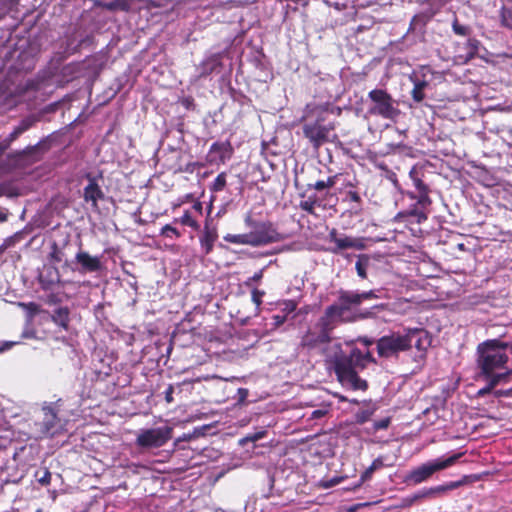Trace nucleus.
I'll return each mask as SVG.
<instances>
[{"mask_svg": "<svg viewBox=\"0 0 512 512\" xmlns=\"http://www.w3.org/2000/svg\"><path fill=\"white\" fill-rule=\"evenodd\" d=\"M362 484H360V480L353 486V489H357L361 486Z\"/></svg>", "mask_w": 512, "mask_h": 512, "instance_id": "69168bd1", "label": "nucleus"}, {"mask_svg": "<svg viewBox=\"0 0 512 512\" xmlns=\"http://www.w3.org/2000/svg\"><path fill=\"white\" fill-rule=\"evenodd\" d=\"M323 354L327 368L335 372L343 387L362 391L367 389V382L358 376L357 370L363 369L367 362L372 361L369 352L364 354L354 348L346 354L341 344L329 342L323 349Z\"/></svg>", "mask_w": 512, "mask_h": 512, "instance_id": "f257e3e1", "label": "nucleus"}, {"mask_svg": "<svg viewBox=\"0 0 512 512\" xmlns=\"http://www.w3.org/2000/svg\"><path fill=\"white\" fill-rule=\"evenodd\" d=\"M372 475L373 472L367 468L360 476V484H363L365 481L371 479Z\"/></svg>", "mask_w": 512, "mask_h": 512, "instance_id": "3c124183", "label": "nucleus"}, {"mask_svg": "<svg viewBox=\"0 0 512 512\" xmlns=\"http://www.w3.org/2000/svg\"><path fill=\"white\" fill-rule=\"evenodd\" d=\"M193 208L199 212L202 211V204L200 202H197L193 205Z\"/></svg>", "mask_w": 512, "mask_h": 512, "instance_id": "680f3d73", "label": "nucleus"}, {"mask_svg": "<svg viewBox=\"0 0 512 512\" xmlns=\"http://www.w3.org/2000/svg\"><path fill=\"white\" fill-rule=\"evenodd\" d=\"M370 259L367 255H360L356 261L355 268L357 274L362 279L367 277V268L369 267Z\"/></svg>", "mask_w": 512, "mask_h": 512, "instance_id": "4be33fe9", "label": "nucleus"}, {"mask_svg": "<svg viewBox=\"0 0 512 512\" xmlns=\"http://www.w3.org/2000/svg\"><path fill=\"white\" fill-rule=\"evenodd\" d=\"M239 393L241 394L242 398L247 396V390L246 389L240 388L239 389Z\"/></svg>", "mask_w": 512, "mask_h": 512, "instance_id": "e2e57ef3", "label": "nucleus"}, {"mask_svg": "<svg viewBox=\"0 0 512 512\" xmlns=\"http://www.w3.org/2000/svg\"><path fill=\"white\" fill-rule=\"evenodd\" d=\"M226 185V175L225 173H220L212 183L211 190L213 192H219L224 189Z\"/></svg>", "mask_w": 512, "mask_h": 512, "instance_id": "72a5a7b5", "label": "nucleus"}, {"mask_svg": "<svg viewBox=\"0 0 512 512\" xmlns=\"http://www.w3.org/2000/svg\"><path fill=\"white\" fill-rule=\"evenodd\" d=\"M367 505H368V503L357 504V505L349 508L347 512H356L359 507H364V506H367Z\"/></svg>", "mask_w": 512, "mask_h": 512, "instance_id": "13d9d810", "label": "nucleus"}, {"mask_svg": "<svg viewBox=\"0 0 512 512\" xmlns=\"http://www.w3.org/2000/svg\"><path fill=\"white\" fill-rule=\"evenodd\" d=\"M461 456L462 453H456L446 458L440 457L427 461L410 470L406 474L404 482L408 485H419L430 479L436 472L453 466Z\"/></svg>", "mask_w": 512, "mask_h": 512, "instance_id": "423d86ee", "label": "nucleus"}, {"mask_svg": "<svg viewBox=\"0 0 512 512\" xmlns=\"http://www.w3.org/2000/svg\"><path fill=\"white\" fill-rule=\"evenodd\" d=\"M233 149L229 142L214 143L209 151L208 160H226L232 157Z\"/></svg>", "mask_w": 512, "mask_h": 512, "instance_id": "dca6fc26", "label": "nucleus"}, {"mask_svg": "<svg viewBox=\"0 0 512 512\" xmlns=\"http://www.w3.org/2000/svg\"><path fill=\"white\" fill-rule=\"evenodd\" d=\"M75 261L79 265L78 271L81 274L94 273L102 269L100 257L91 256L86 251H78L75 255Z\"/></svg>", "mask_w": 512, "mask_h": 512, "instance_id": "9b49d317", "label": "nucleus"}, {"mask_svg": "<svg viewBox=\"0 0 512 512\" xmlns=\"http://www.w3.org/2000/svg\"><path fill=\"white\" fill-rule=\"evenodd\" d=\"M329 240L336 245V248L332 249L333 253H337L343 249L354 248L357 250L364 249V243L360 238H353L345 235L339 236L336 229H332L329 232Z\"/></svg>", "mask_w": 512, "mask_h": 512, "instance_id": "f8f14e48", "label": "nucleus"}, {"mask_svg": "<svg viewBox=\"0 0 512 512\" xmlns=\"http://www.w3.org/2000/svg\"><path fill=\"white\" fill-rule=\"evenodd\" d=\"M49 148V144L47 141H42V142H39L37 145L35 146H29L26 148V150H24L23 152L26 154V155H34L36 151L38 150H46Z\"/></svg>", "mask_w": 512, "mask_h": 512, "instance_id": "c9c22d12", "label": "nucleus"}, {"mask_svg": "<svg viewBox=\"0 0 512 512\" xmlns=\"http://www.w3.org/2000/svg\"><path fill=\"white\" fill-rule=\"evenodd\" d=\"M173 392H174V388L172 385H169L167 387V389L165 390L164 394H165V400L167 403H172L173 402Z\"/></svg>", "mask_w": 512, "mask_h": 512, "instance_id": "de8ad7c7", "label": "nucleus"}, {"mask_svg": "<svg viewBox=\"0 0 512 512\" xmlns=\"http://www.w3.org/2000/svg\"><path fill=\"white\" fill-rule=\"evenodd\" d=\"M217 238L218 234L216 228L210 227L208 223H206L203 233L200 236V245L206 255L212 251Z\"/></svg>", "mask_w": 512, "mask_h": 512, "instance_id": "f3484780", "label": "nucleus"}, {"mask_svg": "<svg viewBox=\"0 0 512 512\" xmlns=\"http://www.w3.org/2000/svg\"><path fill=\"white\" fill-rule=\"evenodd\" d=\"M378 166H379L380 169H386V167H385L383 162H380Z\"/></svg>", "mask_w": 512, "mask_h": 512, "instance_id": "338daca9", "label": "nucleus"}, {"mask_svg": "<svg viewBox=\"0 0 512 512\" xmlns=\"http://www.w3.org/2000/svg\"><path fill=\"white\" fill-rule=\"evenodd\" d=\"M287 318L285 315L276 314L272 316V327L273 329H277L282 326L286 322Z\"/></svg>", "mask_w": 512, "mask_h": 512, "instance_id": "ea45409f", "label": "nucleus"}, {"mask_svg": "<svg viewBox=\"0 0 512 512\" xmlns=\"http://www.w3.org/2000/svg\"><path fill=\"white\" fill-rule=\"evenodd\" d=\"M226 242L238 244V245H251L252 239L250 233L245 234H227L223 238Z\"/></svg>", "mask_w": 512, "mask_h": 512, "instance_id": "412c9836", "label": "nucleus"}, {"mask_svg": "<svg viewBox=\"0 0 512 512\" xmlns=\"http://www.w3.org/2000/svg\"><path fill=\"white\" fill-rule=\"evenodd\" d=\"M102 7L109 11H115V10L127 11L129 9V3H128V0H114V1L102 4Z\"/></svg>", "mask_w": 512, "mask_h": 512, "instance_id": "a878e982", "label": "nucleus"}, {"mask_svg": "<svg viewBox=\"0 0 512 512\" xmlns=\"http://www.w3.org/2000/svg\"><path fill=\"white\" fill-rule=\"evenodd\" d=\"M361 299L359 292L356 291H340L338 302L326 308L324 316L320 319L321 331L314 341L309 340L306 336L303 340L304 345L314 346L317 342H329V333L338 321H354L355 317L350 316L353 307L360 305Z\"/></svg>", "mask_w": 512, "mask_h": 512, "instance_id": "7ed1b4c3", "label": "nucleus"}, {"mask_svg": "<svg viewBox=\"0 0 512 512\" xmlns=\"http://www.w3.org/2000/svg\"><path fill=\"white\" fill-rule=\"evenodd\" d=\"M406 331L393 332L382 336L377 341V352L380 357L391 358L398 356L399 353L407 351Z\"/></svg>", "mask_w": 512, "mask_h": 512, "instance_id": "0eeeda50", "label": "nucleus"}, {"mask_svg": "<svg viewBox=\"0 0 512 512\" xmlns=\"http://www.w3.org/2000/svg\"><path fill=\"white\" fill-rule=\"evenodd\" d=\"M389 424L390 418L386 417L381 420L375 421L373 427L375 430H383L386 429L389 426Z\"/></svg>", "mask_w": 512, "mask_h": 512, "instance_id": "a19ab883", "label": "nucleus"}, {"mask_svg": "<svg viewBox=\"0 0 512 512\" xmlns=\"http://www.w3.org/2000/svg\"><path fill=\"white\" fill-rule=\"evenodd\" d=\"M12 239L8 238L6 239L2 245H0V254L3 253L10 245H11Z\"/></svg>", "mask_w": 512, "mask_h": 512, "instance_id": "6e6d98bb", "label": "nucleus"}, {"mask_svg": "<svg viewBox=\"0 0 512 512\" xmlns=\"http://www.w3.org/2000/svg\"><path fill=\"white\" fill-rule=\"evenodd\" d=\"M62 406V399L52 402H43L41 405V418L33 425V434L36 439L52 438L62 434L66 429L67 420L58 414Z\"/></svg>", "mask_w": 512, "mask_h": 512, "instance_id": "20e7f679", "label": "nucleus"}, {"mask_svg": "<svg viewBox=\"0 0 512 512\" xmlns=\"http://www.w3.org/2000/svg\"><path fill=\"white\" fill-rule=\"evenodd\" d=\"M347 199L350 202H354V203H357V204H359L360 200H361L359 194L356 191H349L347 193Z\"/></svg>", "mask_w": 512, "mask_h": 512, "instance_id": "49530a36", "label": "nucleus"}, {"mask_svg": "<svg viewBox=\"0 0 512 512\" xmlns=\"http://www.w3.org/2000/svg\"><path fill=\"white\" fill-rule=\"evenodd\" d=\"M415 167L411 169L410 175L413 179L414 186L417 189V195L413 198L417 199V204L422 208H426L431 204V200L428 196V187L419 178L414 177Z\"/></svg>", "mask_w": 512, "mask_h": 512, "instance_id": "2eb2a0df", "label": "nucleus"}, {"mask_svg": "<svg viewBox=\"0 0 512 512\" xmlns=\"http://www.w3.org/2000/svg\"><path fill=\"white\" fill-rule=\"evenodd\" d=\"M501 26L512 30V7L503 6L499 11Z\"/></svg>", "mask_w": 512, "mask_h": 512, "instance_id": "5701e85b", "label": "nucleus"}, {"mask_svg": "<svg viewBox=\"0 0 512 512\" xmlns=\"http://www.w3.org/2000/svg\"><path fill=\"white\" fill-rule=\"evenodd\" d=\"M421 499H426V497L424 496V490L423 488L418 490L416 493L410 495V496H407L403 499V505L404 506H411L413 505L415 502H418L420 501Z\"/></svg>", "mask_w": 512, "mask_h": 512, "instance_id": "2f4dec72", "label": "nucleus"}, {"mask_svg": "<svg viewBox=\"0 0 512 512\" xmlns=\"http://www.w3.org/2000/svg\"><path fill=\"white\" fill-rule=\"evenodd\" d=\"M327 413H328L327 408L316 409L311 412L309 419H311V420L320 419V418L324 417Z\"/></svg>", "mask_w": 512, "mask_h": 512, "instance_id": "c03bdc74", "label": "nucleus"}, {"mask_svg": "<svg viewBox=\"0 0 512 512\" xmlns=\"http://www.w3.org/2000/svg\"><path fill=\"white\" fill-rule=\"evenodd\" d=\"M334 179H335V177H329L327 180L316 181L315 184L313 185V187L316 190H323V189H325L327 187H331L335 183Z\"/></svg>", "mask_w": 512, "mask_h": 512, "instance_id": "e433bc0d", "label": "nucleus"}, {"mask_svg": "<svg viewBox=\"0 0 512 512\" xmlns=\"http://www.w3.org/2000/svg\"><path fill=\"white\" fill-rule=\"evenodd\" d=\"M263 277V271L262 270H259L258 272H256L250 279L249 281H254V282H258L262 279Z\"/></svg>", "mask_w": 512, "mask_h": 512, "instance_id": "5fc2aeb1", "label": "nucleus"}, {"mask_svg": "<svg viewBox=\"0 0 512 512\" xmlns=\"http://www.w3.org/2000/svg\"><path fill=\"white\" fill-rule=\"evenodd\" d=\"M249 233L254 247L269 244L276 240L275 232L265 223L259 224Z\"/></svg>", "mask_w": 512, "mask_h": 512, "instance_id": "ddd939ff", "label": "nucleus"}, {"mask_svg": "<svg viewBox=\"0 0 512 512\" xmlns=\"http://www.w3.org/2000/svg\"><path fill=\"white\" fill-rule=\"evenodd\" d=\"M217 65H219L218 57L217 56L210 57L209 59H207L206 61H204L202 63L203 71L201 72V75L209 74L210 72H212L214 70V68Z\"/></svg>", "mask_w": 512, "mask_h": 512, "instance_id": "c756f323", "label": "nucleus"}, {"mask_svg": "<svg viewBox=\"0 0 512 512\" xmlns=\"http://www.w3.org/2000/svg\"><path fill=\"white\" fill-rule=\"evenodd\" d=\"M316 199L312 196H309L307 199L305 200H302L299 204V207L309 213V214H314V208H315V205H316Z\"/></svg>", "mask_w": 512, "mask_h": 512, "instance_id": "473e14b6", "label": "nucleus"}, {"mask_svg": "<svg viewBox=\"0 0 512 512\" xmlns=\"http://www.w3.org/2000/svg\"><path fill=\"white\" fill-rule=\"evenodd\" d=\"M359 341L362 342L366 346H370L373 343V340L369 339L367 337L360 338Z\"/></svg>", "mask_w": 512, "mask_h": 512, "instance_id": "bf43d9fd", "label": "nucleus"}, {"mask_svg": "<svg viewBox=\"0 0 512 512\" xmlns=\"http://www.w3.org/2000/svg\"><path fill=\"white\" fill-rule=\"evenodd\" d=\"M415 215L418 217V221L425 220L427 218L426 214L423 211H414Z\"/></svg>", "mask_w": 512, "mask_h": 512, "instance_id": "4d7b16f0", "label": "nucleus"}, {"mask_svg": "<svg viewBox=\"0 0 512 512\" xmlns=\"http://www.w3.org/2000/svg\"><path fill=\"white\" fill-rule=\"evenodd\" d=\"M341 480H342L341 477H333L331 479L324 480L322 482V487L325 489L334 487V486L338 485L341 482Z\"/></svg>", "mask_w": 512, "mask_h": 512, "instance_id": "79ce46f5", "label": "nucleus"}, {"mask_svg": "<svg viewBox=\"0 0 512 512\" xmlns=\"http://www.w3.org/2000/svg\"><path fill=\"white\" fill-rule=\"evenodd\" d=\"M278 308L280 310V315H285V318L292 312H294L297 308V304L293 300H284L278 303Z\"/></svg>", "mask_w": 512, "mask_h": 512, "instance_id": "bb28decb", "label": "nucleus"}, {"mask_svg": "<svg viewBox=\"0 0 512 512\" xmlns=\"http://www.w3.org/2000/svg\"><path fill=\"white\" fill-rule=\"evenodd\" d=\"M414 87L411 91L412 98L415 102L419 103L425 98L424 90L428 86L425 80L411 77Z\"/></svg>", "mask_w": 512, "mask_h": 512, "instance_id": "aec40b11", "label": "nucleus"}, {"mask_svg": "<svg viewBox=\"0 0 512 512\" xmlns=\"http://www.w3.org/2000/svg\"><path fill=\"white\" fill-rule=\"evenodd\" d=\"M371 415H372V411H370V410H360L356 413V416H355L356 421L359 424H363L369 420Z\"/></svg>", "mask_w": 512, "mask_h": 512, "instance_id": "4c0bfd02", "label": "nucleus"}, {"mask_svg": "<svg viewBox=\"0 0 512 512\" xmlns=\"http://www.w3.org/2000/svg\"><path fill=\"white\" fill-rule=\"evenodd\" d=\"M508 348H512V344L501 339H489L477 347L478 367L481 376L489 382V388L506 381L512 374V369L506 367L509 360L506 353Z\"/></svg>", "mask_w": 512, "mask_h": 512, "instance_id": "f03ea898", "label": "nucleus"}, {"mask_svg": "<svg viewBox=\"0 0 512 512\" xmlns=\"http://www.w3.org/2000/svg\"><path fill=\"white\" fill-rule=\"evenodd\" d=\"M171 433L172 428L168 426L140 430L136 444L142 448H158L170 440Z\"/></svg>", "mask_w": 512, "mask_h": 512, "instance_id": "6e6552de", "label": "nucleus"}, {"mask_svg": "<svg viewBox=\"0 0 512 512\" xmlns=\"http://www.w3.org/2000/svg\"><path fill=\"white\" fill-rule=\"evenodd\" d=\"M39 82L37 80H28L25 84V90H38Z\"/></svg>", "mask_w": 512, "mask_h": 512, "instance_id": "8fccbe9b", "label": "nucleus"}, {"mask_svg": "<svg viewBox=\"0 0 512 512\" xmlns=\"http://www.w3.org/2000/svg\"><path fill=\"white\" fill-rule=\"evenodd\" d=\"M401 115L398 102L383 89H373L368 93V108L365 118L380 117L396 122Z\"/></svg>", "mask_w": 512, "mask_h": 512, "instance_id": "39448f33", "label": "nucleus"}, {"mask_svg": "<svg viewBox=\"0 0 512 512\" xmlns=\"http://www.w3.org/2000/svg\"><path fill=\"white\" fill-rule=\"evenodd\" d=\"M174 222H179L180 224L188 226L194 230H199L200 228L198 222L191 216L189 211H185L181 217L174 219Z\"/></svg>", "mask_w": 512, "mask_h": 512, "instance_id": "393cba45", "label": "nucleus"}, {"mask_svg": "<svg viewBox=\"0 0 512 512\" xmlns=\"http://www.w3.org/2000/svg\"><path fill=\"white\" fill-rule=\"evenodd\" d=\"M406 342L408 344V350L415 348L417 354L415 359H423L427 349L431 345V339L428 333L424 329H408L406 331Z\"/></svg>", "mask_w": 512, "mask_h": 512, "instance_id": "9d476101", "label": "nucleus"}, {"mask_svg": "<svg viewBox=\"0 0 512 512\" xmlns=\"http://www.w3.org/2000/svg\"><path fill=\"white\" fill-rule=\"evenodd\" d=\"M359 296H360L361 302H363L364 300H368V299L380 298V296L374 290L361 292V293H359Z\"/></svg>", "mask_w": 512, "mask_h": 512, "instance_id": "37998d69", "label": "nucleus"}, {"mask_svg": "<svg viewBox=\"0 0 512 512\" xmlns=\"http://www.w3.org/2000/svg\"><path fill=\"white\" fill-rule=\"evenodd\" d=\"M103 192L94 179L89 178V184L84 188V199L91 202L93 206L97 205V201L103 198Z\"/></svg>", "mask_w": 512, "mask_h": 512, "instance_id": "a211bd4d", "label": "nucleus"}, {"mask_svg": "<svg viewBox=\"0 0 512 512\" xmlns=\"http://www.w3.org/2000/svg\"><path fill=\"white\" fill-rule=\"evenodd\" d=\"M20 305L23 307H26L31 316L38 312V305L33 302L28 303V304L20 303Z\"/></svg>", "mask_w": 512, "mask_h": 512, "instance_id": "a18cd8bd", "label": "nucleus"}, {"mask_svg": "<svg viewBox=\"0 0 512 512\" xmlns=\"http://www.w3.org/2000/svg\"><path fill=\"white\" fill-rule=\"evenodd\" d=\"M368 469L373 473L377 470L376 467H374L372 464L368 467Z\"/></svg>", "mask_w": 512, "mask_h": 512, "instance_id": "0e129e2a", "label": "nucleus"}, {"mask_svg": "<svg viewBox=\"0 0 512 512\" xmlns=\"http://www.w3.org/2000/svg\"><path fill=\"white\" fill-rule=\"evenodd\" d=\"M22 335L25 338H32V337H34V332L33 331H24Z\"/></svg>", "mask_w": 512, "mask_h": 512, "instance_id": "052dcab7", "label": "nucleus"}, {"mask_svg": "<svg viewBox=\"0 0 512 512\" xmlns=\"http://www.w3.org/2000/svg\"><path fill=\"white\" fill-rule=\"evenodd\" d=\"M264 294H265L264 291L258 290V289H253L251 292L252 302L256 306V309H255L256 315L259 314V312H260V306L262 304V297L264 296Z\"/></svg>", "mask_w": 512, "mask_h": 512, "instance_id": "f704fd0d", "label": "nucleus"}, {"mask_svg": "<svg viewBox=\"0 0 512 512\" xmlns=\"http://www.w3.org/2000/svg\"><path fill=\"white\" fill-rule=\"evenodd\" d=\"M13 141L10 140V137H6L5 139L1 140L0 141V155L8 149V147L10 146V144L12 143Z\"/></svg>", "mask_w": 512, "mask_h": 512, "instance_id": "09e8293b", "label": "nucleus"}, {"mask_svg": "<svg viewBox=\"0 0 512 512\" xmlns=\"http://www.w3.org/2000/svg\"><path fill=\"white\" fill-rule=\"evenodd\" d=\"M372 465L376 467V469H380L385 466L384 458L382 456L377 457L373 462Z\"/></svg>", "mask_w": 512, "mask_h": 512, "instance_id": "603ef678", "label": "nucleus"}, {"mask_svg": "<svg viewBox=\"0 0 512 512\" xmlns=\"http://www.w3.org/2000/svg\"><path fill=\"white\" fill-rule=\"evenodd\" d=\"M334 129V126L324 125L322 124L321 119H317L313 123H305L303 125V133L306 138L310 140L315 148L320 146L325 141L329 140L331 136V131Z\"/></svg>", "mask_w": 512, "mask_h": 512, "instance_id": "1a4fd4ad", "label": "nucleus"}, {"mask_svg": "<svg viewBox=\"0 0 512 512\" xmlns=\"http://www.w3.org/2000/svg\"><path fill=\"white\" fill-rule=\"evenodd\" d=\"M452 28L457 35L466 36L469 33V27L461 25L457 21L453 22Z\"/></svg>", "mask_w": 512, "mask_h": 512, "instance_id": "58836bf2", "label": "nucleus"}, {"mask_svg": "<svg viewBox=\"0 0 512 512\" xmlns=\"http://www.w3.org/2000/svg\"><path fill=\"white\" fill-rule=\"evenodd\" d=\"M34 123V119L26 118L21 121V123L14 128V130L9 134L10 140L14 141L19 135L28 130Z\"/></svg>", "mask_w": 512, "mask_h": 512, "instance_id": "b1692460", "label": "nucleus"}, {"mask_svg": "<svg viewBox=\"0 0 512 512\" xmlns=\"http://www.w3.org/2000/svg\"><path fill=\"white\" fill-rule=\"evenodd\" d=\"M389 178H390V180H392L394 182L396 181V175L395 174H392Z\"/></svg>", "mask_w": 512, "mask_h": 512, "instance_id": "774afa93", "label": "nucleus"}, {"mask_svg": "<svg viewBox=\"0 0 512 512\" xmlns=\"http://www.w3.org/2000/svg\"><path fill=\"white\" fill-rule=\"evenodd\" d=\"M266 434H267V431L264 430V429L259 430V431L254 432V433H249L245 437L240 439L239 443L241 445H244L247 442H256L258 440L263 439L266 436Z\"/></svg>", "mask_w": 512, "mask_h": 512, "instance_id": "cd10ccee", "label": "nucleus"}, {"mask_svg": "<svg viewBox=\"0 0 512 512\" xmlns=\"http://www.w3.org/2000/svg\"><path fill=\"white\" fill-rule=\"evenodd\" d=\"M465 483V479L458 480V481H451L446 484L429 487V488H423L424 490V496L426 499H435L438 497L443 496L448 491L455 490L462 486Z\"/></svg>", "mask_w": 512, "mask_h": 512, "instance_id": "4468645a", "label": "nucleus"}, {"mask_svg": "<svg viewBox=\"0 0 512 512\" xmlns=\"http://www.w3.org/2000/svg\"><path fill=\"white\" fill-rule=\"evenodd\" d=\"M52 321L66 330L69 324V309L67 307L56 308L52 314Z\"/></svg>", "mask_w": 512, "mask_h": 512, "instance_id": "6ab92c4d", "label": "nucleus"}, {"mask_svg": "<svg viewBox=\"0 0 512 512\" xmlns=\"http://www.w3.org/2000/svg\"><path fill=\"white\" fill-rule=\"evenodd\" d=\"M479 45H480V42L476 39H468L467 40L466 60H470L475 56V54L478 51Z\"/></svg>", "mask_w": 512, "mask_h": 512, "instance_id": "7c9ffc66", "label": "nucleus"}, {"mask_svg": "<svg viewBox=\"0 0 512 512\" xmlns=\"http://www.w3.org/2000/svg\"><path fill=\"white\" fill-rule=\"evenodd\" d=\"M50 479H51V474H50V472H49V471H45V473H44L43 477H41V478L39 479V482H40L41 484L47 485V484H49V483H50Z\"/></svg>", "mask_w": 512, "mask_h": 512, "instance_id": "864d4df0", "label": "nucleus"}, {"mask_svg": "<svg viewBox=\"0 0 512 512\" xmlns=\"http://www.w3.org/2000/svg\"><path fill=\"white\" fill-rule=\"evenodd\" d=\"M160 235L166 238L174 239L179 238L181 233L172 225L166 224L161 228Z\"/></svg>", "mask_w": 512, "mask_h": 512, "instance_id": "c85d7f7f", "label": "nucleus"}]
</instances>
